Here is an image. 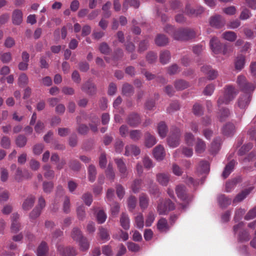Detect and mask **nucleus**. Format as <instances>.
<instances>
[{"label":"nucleus","mask_w":256,"mask_h":256,"mask_svg":"<svg viewBox=\"0 0 256 256\" xmlns=\"http://www.w3.org/2000/svg\"><path fill=\"white\" fill-rule=\"evenodd\" d=\"M237 83L242 92L238 98L236 105L241 110V112L244 113L248 108L251 100V94L255 88V86L247 82L246 78L242 76H240L237 79Z\"/></svg>","instance_id":"nucleus-1"},{"label":"nucleus","mask_w":256,"mask_h":256,"mask_svg":"<svg viewBox=\"0 0 256 256\" xmlns=\"http://www.w3.org/2000/svg\"><path fill=\"white\" fill-rule=\"evenodd\" d=\"M164 30L177 40H188L196 36L194 31L191 29L180 28L176 30L172 26L167 25L166 26Z\"/></svg>","instance_id":"nucleus-2"},{"label":"nucleus","mask_w":256,"mask_h":256,"mask_svg":"<svg viewBox=\"0 0 256 256\" xmlns=\"http://www.w3.org/2000/svg\"><path fill=\"white\" fill-rule=\"evenodd\" d=\"M238 94L236 90L231 86H228L224 88V92L222 96L219 98L218 104L220 107L222 104H227L232 100Z\"/></svg>","instance_id":"nucleus-3"},{"label":"nucleus","mask_w":256,"mask_h":256,"mask_svg":"<svg viewBox=\"0 0 256 256\" xmlns=\"http://www.w3.org/2000/svg\"><path fill=\"white\" fill-rule=\"evenodd\" d=\"M244 223L240 222L234 226V234H238V239L240 241H246L250 238L248 232L243 229Z\"/></svg>","instance_id":"nucleus-4"},{"label":"nucleus","mask_w":256,"mask_h":256,"mask_svg":"<svg viewBox=\"0 0 256 256\" xmlns=\"http://www.w3.org/2000/svg\"><path fill=\"white\" fill-rule=\"evenodd\" d=\"M180 131L176 128L174 132L170 134L167 139L168 145L171 148L176 147L180 144Z\"/></svg>","instance_id":"nucleus-5"},{"label":"nucleus","mask_w":256,"mask_h":256,"mask_svg":"<svg viewBox=\"0 0 256 256\" xmlns=\"http://www.w3.org/2000/svg\"><path fill=\"white\" fill-rule=\"evenodd\" d=\"M174 204L170 200L161 202L158 206V211L160 214H165L169 210L174 209Z\"/></svg>","instance_id":"nucleus-6"},{"label":"nucleus","mask_w":256,"mask_h":256,"mask_svg":"<svg viewBox=\"0 0 256 256\" xmlns=\"http://www.w3.org/2000/svg\"><path fill=\"white\" fill-rule=\"evenodd\" d=\"M176 192L178 197L184 202L188 203L191 200V198L188 196L186 188L184 186H178L176 187Z\"/></svg>","instance_id":"nucleus-7"},{"label":"nucleus","mask_w":256,"mask_h":256,"mask_svg":"<svg viewBox=\"0 0 256 256\" xmlns=\"http://www.w3.org/2000/svg\"><path fill=\"white\" fill-rule=\"evenodd\" d=\"M210 25L212 26L220 28L225 24V20L220 15H216L210 18Z\"/></svg>","instance_id":"nucleus-8"},{"label":"nucleus","mask_w":256,"mask_h":256,"mask_svg":"<svg viewBox=\"0 0 256 256\" xmlns=\"http://www.w3.org/2000/svg\"><path fill=\"white\" fill-rule=\"evenodd\" d=\"M58 250L62 256H76V249L70 246H60L58 248Z\"/></svg>","instance_id":"nucleus-9"},{"label":"nucleus","mask_w":256,"mask_h":256,"mask_svg":"<svg viewBox=\"0 0 256 256\" xmlns=\"http://www.w3.org/2000/svg\"><path fill=\"white\" fill-rule=\"evenodd\" d=\"M153 155L157 160H162L166 156V152L164 146L161 145L157 146L153 150Z\"/></svg>","instance_id":"nucleus-10"},{"label":"nucleus","mask_w":256,"mask_h":256,"mask_svg":"<svg viewBox=\"0 0 256 256\" xmlns=\"http://www.w3.org/2000/svg\"><path fill=\"white\" fill-rule=\"evenodd\" d=\"M114 162L122 178H125L128 174L127 168L122 158H116Z\"/></svg>","instance_id":"nucleus-11"},{"label":"nucleus","mask_w":256,"mask_h":256,"mask_svg":"<svg viewBox=\"0 0 256 256\" xmlns=\"http://www.w3.org/2000/svg\"><path fill=\"white\" fill-rule=\"evenodd\" d=\"M140 149L138 146L134 144H130L126 146L124 154L126 156H136L140 154Z\"/></svg>","instance_id":"nucleus-12"},{"label":"nucleus","mask_w":256,"mask_h":256,"mask_svg":"<svg viewBox=\"0 0 256 256\" xmlns=\"http://www.w3.org/2000/svg\"><path fill=\"white\" fill-rule=\"evenodd\" d=\"M201 70L204 73L208 75V78L210 80L215 79L218 75V72L212 69L210 66H203Z\"/></svg>","instance_id":"nucleus-13"},{"label":"nucleus","mask_w":256,"mask_h":256,"mask_svg":"<svg viewBox=\"0 0 256 256\" xmlns=\"http://www.w3.org/2000/svg\"><path fill=\"white\" fill-rule=\"evenodd\" d=\"M210 46L212 50L216 54L220 52L221 50L222 44L220 40L216 38H213L210 40Z\"/></svg>","instance_id":"nucleus-14"},{"label":"nucleus","mask_w":256,"mask_h":256,"mask_svg":"<svg viewBox=\"0 0 256 256\" xmlns=\"http://www.w3.org/2000/svg\"><path fill=\"white\" fill-rule=\"evenodd\" d=\"M82 90L89 94L92 95L96 92L95 86L90 81H88L83 84Z\"/></svg>","instance_id":"nucleus-15"},{"label":"nucleus","mask_w":256,"mask_h":256,"mask_svg":"<svg viewBox=\"0 0 256 256\" xmlns=\"http://www.w3.org/2000/svg\"><path fill=\"white\" fill-rule=\"evenodd\" d=\"M12 20L14 24L19 25L22 21V12L20 10H14L12 14Z\"/></svg>","instance_id":"nucleus-16"},{"label":"nucleus","mask_w":256,"mask_h":256,"mask_svg":"<svg viewBox=\"0 0 256 256\" xmlns=\"http://www.w3.org/2000/svg\"><path fill=\"white\" fill-rule=\"evenodd\" d=\"M156 178L158 182L164 186H167L170 180V175L165 173H159Z\"/></svg>","instance_id":"nucleus-17"},{"label":"nucleus","mask_w":256,"mask_h":256,"mask_svg":"<svg viewBox=\"0 0 256 256\" xmlns=\"http://www.w3.org/2000/svg\"><path fill=\"white\" fill-rule=\"evenodd\" d=\"M222 130L226 136H231L235 132V127L232 124L228 123L223 127Z\"/></svg>","instance_id":"nucleus-18"},{"label":"nucleus","mask_w":256,"mask_h":256,"mask_svg":"<svg viewBox=\"0 0 256 256\" xmlns=\"http://www.w3.org/2000/svg\"><path fill=\"white\" fill-rule=\"evenodd\" d=\"M210 170L209 164L207 162H200L197 168V172L200 174H208Z\"/></svg>","instance_id":"nucleus-19"},{"label":"nucleus","mask_w":256,"mask_h":256,"mask_svg":"<svg viewBox=\"0 0 256 256\" xmlns=\"http://www.w3.org/2000/svg\"><path fill=\"white\" fill-rule=\"evenodd\" d=\"M149 199L148 196L144 194H141L139 196V206L142 210H146L148 205Z\"/></svg>","instance_id":"nucleus-20"},{"label":"nucleus","mask_w":256,"mask_h":256,"mask_svg":"<svg viewBox=\"0 0 256 256\" xmlns=\"http://www.w3.org/2000/svg\"><path fill=\"white\" fill-rule=\"evenodd\" d=\"M120 223L121 226L126 230L130 228V220L128 215L125 213H122L120 218Z\"/></svg>","instance_id":"nucleus-21"},{"label":"nucleus","mask_w":256,"mask_h":256,"mask_svg":"<svg viewBox=\"0 0 256 256\" xmlns=\"http://www.w3.org/2000/svg\"><path fill=\"white\" fill-rule=\"evenodd\" d=\"M157 228L160 232H166L169 230L167 220L164 218H160L158 222Z\"/></svg>","instance_id":"nucleus-22"},{"label":"nucleus","mask_w":256,"mask_h":256,"mask_svg":"<svg viewBox=\"0 0 256 256\" xmlns=\"http://www.w3.org/2000/svg\"><path fill=\"white\" fill-rule=\"evenodd\" d=\"M140 116L135 114H130L127 118L128 123L131 126H136L140 123Z\"/></svg>","instance_id":"nucleus-23"},{"label":"nucleus","mask_w":256,"mask_h":256,"mask_svg":"<svg viewBox=\"0 0 256 256\" xmlns=\"http://www.w3.org/2000/svg\"><path fill=\"white\" fill-rule=\"evenodd\" d=\"M235 164V161L231 160L230 162H228V164L226 165L224 170L222 174V176L224 178H226L232 172L234 168Z\"/></svg>","instance_id":"nucleus-24"},{"label":"nucleus","mask_w":256,"mask_h":256,"mask_svg":"<svg viewBox=\"0 0 256 256\" xmlns=\"http://www.w3.org/2000/svg\"><path fill=\"white\" fill-rule=\"evenodd\" d=\"M134 225L138 228H143L144 226V219L142 213L138 214L134 217Z\"/></svg>","instance_id":"nucleus-25"},{"label":"nucleus","mask_w":256,"mask_h":256,"mask_svg":"<svg viewBox=\"0 0 256 256\" xmlns=\"http://www.w3.org/2000/svg\"><path fill=\"white\" fill-rule=\"evenodd\" d=\"M245 64V57L242 54L238 56L235 61V68L237 70H240Z\"/></svg>","instance_id":"nucleus-26"},{"label":"nucleus","mask_w":256,"mask_h":256,"mask_svg":"<svg viewBox=\"0 0 256 256\" xmlns=\"http://www.w3.org/2000/svg\"><path fill=\"white\" fill-rule=\"evenodd\" d=\"M218 201L221 207L224 208L231 204V199L226 197L224 195H220L218 197Z\"/></svg>","instance_id":"nucleus-27"},{"label":"nucleus","mask_w":256,"mask_h":256,"mask_svg":"<svg viewBox=\"0 0 256 256\" xmlns=\"http://www.w3.org/2000/svg\"><path fill=\"white\" fill-rule=\"evenodd\" d=\"M252 190V188H249L242 191V192L240 193L236 196L234 199L233 202H238L242 201L250 194Z\"/></svg>","instance_id":"nucleus-28"},{"label":"nucleus","mask_w":256,"mask_h":256,"mask_svg":"<svg viewBox=\"0 0 256 256\" xmlns=\"http://www.w3.org/2000/svg\"><path fill=\"white\" fill-rule=\"evenodd\" d=\"M18 218H19V216L18 214H12L11 230L14 232H17L20 230V224L17 222V220Z\"/></svg>","instance_id":"nucleus-29"},{"label":"nucleus","mask_w":256,"mask_h":256,"mask_svg":"<svg viewBox=\"0 0 256 256\" xmlns=\"http://www.w3.org/2000/svg\"><path fill=\"white\" fill-rule=\"evenodd\" d=\"M158 131L159 136L161 138H164L166 136L168 129L166 126L164 122H162L158 124Z\"/></svg>","instance_id":"nucleus-30"},{"label":"nucleus","mask_w":256,"mask_h":256,"mask_svg":"<svg viewBox=\"0 0 256 256\" xmlns=\"http://www.w3.org/2000/svg\"><path fill=\"white\" fill-rule=\"evenodd\" d=\"M204 12L202 7H198L196 9H190V6L187 5L186 8V12L188 15L198 16Z\"/></svg>","instance_id":"nucleus-31"},{"label":"nucleus","mask_w":256,"mask_h":256,"mask_svg":"<svg viewBox=\"0 0 256 256\" xmlns=\"http://www.w3.org/2000/svg\"><path fill=\"white\" fill-rule=\"evenodd\" d=\"M128 4H130V6L134 8H138L140 5V2L138 0H124L122 8L124 12H126V10H128Z\"/></svg>","instance_id":"nucleus-32"},{"label":"nucleus","mask_w":256,"mask_h":256,"mask_svg":"<svg viewBox=\"0 0 256 256\" xmlns=\"http://www.w3.org/2000/svg\"><path fill=\"white\" fill-rule=\"evenodd\" d=\"M222 38L226 40L229 42H234L236 38V34L232 31H228L222 34Z\"/></svg>","instance_id":"nucleus-33"},{"label":"nucleus","mask_w":256,"mask_h":256,"mask_svg":"<svg viewBox=\"0 0 256 256\" xmlns=\"http://www.w3.org/2000/svg\"><path fill=\"white\" fill-rule=\"evenodd\" d=\"M48 250L46 244L45 242H42L38 248L37 256H47Z\"/></svg>","instance_id":"nucleus-34"},{"label":"nucleus","mask_w":256,"mask_h":256,"mask_svg":"<svg viewBox=\"0 0 256 256\" xmlns=\"http://www.w3.org/2000/svg\"><path fill=\"white\" fill-rule=\"evenodd\" d=\"M35 200L34 196H28L24 202L22 204V208L24 210H28L33 206Z\"/></svg>","instance_id":"nucleus-35"},{"label":"nucleus","mask_w":256,"mask_h":256,"mask_svg":"<svg viewBox=\"0 0 256 256\" xmlns=\"http://www.w3.org/2000/svg\"><path fill=\"white\" fill-rule=\"evenodd\" d=\"M76 242H78L80 248L81 250L85 251L88 249L90 244L86 238L82 237Z\"/></svg>","instance_id":"nucleus-36"},{"label":"nucleus","mask_w":256,"mask_h":256,"mask_svg":"<svg viewBox=\"0 0 256 256\" xmlns=\"http://www.w3.org/2000/svg\"><path fill=\"white\" fill-rule=\"evenodd\" d=\"M221 139L219 138H216L212 144L210 151L212 154H216L220 150Z\"/></svg>","instance_id":"nucleus-37"},{"label":"nucleus","mask_w":256,"mask_h":256,"mask_svg":"<svg viewBox=\"0 0 256 256\" xmlns=\"http://www.w3.org/2000/svg\"><path fill=\"white\" fill-rule=\"evenodd\" d=\"M206 149L205 143L200 139L198 138L196 146V152L197 154L202 153Z\"/></svg>","instance_id":"nucleus-38"},{"label":"nucleus","mask_w":256,"mask_h":256,"mask_svg":"<svg viewBox=\"0 0 256 256\" xmlns=\"http://www.w3.org/2000/svg\"><path fill=\"white\" fill-rule=\"evenodd\" d=\"M156 143L155 137L150 134H147L146 138V146L148 148H151Z\"/></svg>","instance_id":"nucleus-39"},{"label":"nucleus","mask_w":256,"mask_h":256,"mask_svg":"<svg viewBox=\"0 0 256 256\" xmlns=\"http://www.w3.org/2000/svg\"><path fill=\"white\" fill-rule=\"evenodd\" d=\"M156 44L158 46H164L168 43V39L163 34H159L155 40Z\"/></svg>","instance_id":"nucleus-40"},{"label":"nucleus","mask_w":256,"mask_h":256,"mask_svg":"<svg viewBox=\"0 0 256 256\" xmlns=\"http://www.w3.org/2000/svg\"><path fill=\"white\" fill-rule=\"evenodd\" d=\"M128 207L130 212L132 211L136 205V198L134 196H130L128 199Z\"/></svg>","instance_id":"nucleus-41"},{"label":"nucleus","mask_w":256,"mask_h":256,"mask_svg":"<svg viewBox=\"0 0 256 256\" xmlns=\"http://www.w3.org/2000/svg\"><path fill=\"white\" fill-rule=\"evenodd\" d=\"M88 179L91 182H94L96 174V168L93 165H90L88 168Z\"/></svg>","instance_id":"nucleus-42"},{"label":"nucleus","mask_w":256,"mask_h":256,"mask_svg":"<svg viewBox=\"0 0 256 256\" xmlns=\"http://www.w3.org/2000/svg\"><path fill=\"white\" fill-rule=\"evenodd\" d=\"M155 219V214L152 212H150L146 216L145 225L147 227L150 226Z\"/></svg>","instance_id":"nucleus-43"},{"label":"nucleus","mask_w":256,"mask_h":256,"mask_svg":"<svg viewBox=\"0 0 256 256\" xmlns=\"http://www.w3.org/2000/svg\"><path fill=\"white\" fill-rule=\"evenodd\" d=\"M71 236L72 239L75 241H78V240L84 237L82 236L81 231L77 228H73Z\"/></svg>","instance_id":"nucleus-44"},{"label":"nucleus","mask_w":256,"mask_h":256,"mask_svg":"<svg viewBox=\"0 0 256 256\" xmlns=\"http://www.w3.org/2000/svg\"><path fill=\"white\" fill-rule=\"evenodd\" d=\"M185 143L190 146H192L194 142V136L190 132H186L184 135Z\"/></svg>","instance_id":"nucleus-45"},{"label":"nucleus","mask_w":256,"mask_h":256,"mask_svg":"<svg viewBox=\"0 0 256 256\" xmlns=\"http://www.w3.org/2000/svg\"><path fill=\"white\" fill-rule=\"evenodd\" d=\"M26 138L23 135H19L16 140V145L20 148L24 147L26 144Z\"/></svg>","instance_id":"nucleus-46"},{"label":"nucleus","mask_w":256,"mask_h":256,"mask_svg":"<svg viewBox=\"0 0 256 256\" xmlns=\"http://www.w3.org/2000/svg\"><path fill=\"white\" fill-rule=\"evenodd\" d=\"M170 58V53L168 51H164L160 54V60L161 62L164 64H166L168 62Z\"/></svg>","instance_id":"nucleus-47"},{"label":"nucleus","mask_w":256,"mask_h":256,"mask_svg":"<svg viewBox=\"0 0 256 256\" xmlns=\"http://www.w3.org/2000/svg\"><path fill=\"white\" fill-rule=\"evenodd\" d=\"M130 138L134 141H137L139 140L142 136V133L140 130H133L130 133Z\"/></svg>","instance_id":"nucleus-48"},{"label":"nucleus","mask_w":256,"mask_h":256,"mask_svg":"<svg viewBox=\"0 0 256 256\" xmlns=\"http://www.w3.org/2000/svg\"><path fill=\"white\" fill-rule=\"evenodd\" d=\"M43 168L46 171L44 176L46 178H52L54 176V172L50 169V166L46 165L43 167Z\"/></svg>","instance_id":"nucleus-49"},{"label":"nucleus","mask_w":256,"mask_h":256,"mask_svg":"<svg viewBox=\"0 0 256 256\" xmlns=\"http://www.w3.org/2000/svg\"><path fill=\"white\" fill-rule=\"evenodd\" d=\"M82 198L86 206H90L92 204V196L90 193L84 194L82 196Z\"/></svg>","instance_id":"nucleus-50"},{"label":"nucleus","mask_w":256,"mask_h":256,"mask_svg":"<svg viewBox=\"0 0 256 256\" xmlns=\"http://www.w3.org/2000/svg\"><path fill=\"white\" fill-rule=\"evenodd\" d=\"M188 84L184 80H178L175 82V88L178 90H182L188 86Z\"/></svg>","instance_id":"nucleus-51"},{"label":"nucleus","mask_w":256,"mask_h":256,"mask_svg":"<svg viewBox=\"0 0 256 256\" xmlns=\"http://www.w3.org/2000/svg\"><path fill=\"white\" fill-rule=\"evenodd\" d=\"M100 236L103 240L106 241L110 239V236L107 230L104 228H100Z\"/></svg>","instance_id":"nucleus-52"},{"label":"nucleus","mask_w":256,"mask_h":256,"mask_svg":"<svg viewBox=\"0 0 256 256\" xmlns=\"http://www.w3.org/2000/svg\"><path fill=\"white\" fill-rule=\"evenodd\" d=\"M252 16V14L248 10L244 8L240 14V18L242 20H246L251 17Z\"/></svg>","instance_id":"nucleus-53"},{"label":"nucleus","mask_w":256,"mask_h":256,"mask_svg":"<svg viewBox=\"0 0 256 256\" xmlns=\"http://www.w3.org/2000/svg\"><path fill=\"white\" fill-rule=\"evenodd\" d=\"M28 82V76L24 73L22 74L18 77V83L20 86H24Z\"/></svg>","instance_id":"nucleus-54"},{"label":"nucleus","mask_w":256,"mask_h":256,"mask_svg":"<svg viewBox=\"0 0 256 256\" xmlns=\"http://www.w3.org/2000/svg\"><path fill=\"white\" fill-rule=\"evenodd\" d=\"M96 218L98 223L102 224L106 221V215L103 210H100L97 214Z\"/></svg>","instance_id":"nucleus-55"},{"label":"nucleus","mask_w":256,"mask_h":256,"mask_svg":"<svg viewBox=\"0 0 256 256\" xmlns=\"http://www.w3.org/2000/svg\"><path fill=\"white\" fill-rule=\"evenodd\" d=\"M133 92V88L132 86L126 84L122 87V93L126 96H129Z\"/></svg>","instance_id":"nucleus-56"},{"label":"nucleus","mask_w":256,"mask_h":256,"mask_svg":"<svg viewBox=\"0 0 256 256\" xmlns=\"http://www.w3.org/2000/svg\"><path fill=\"white\" fill-rule=\"evenodd\" d=\"M106 172L108 178L112 180L114 179L115 176V174L113 168L110 164H108Z\"/></svg>","instance_id":"nucleus-57"},{"label":"nucleus","mask_w":256,"mask_h":256,"mask_svg":"<svg viewBox=\"0 0 256 256\" xmlns=\"http://www.w3.org/2000/svg\"><path fill=\"white\" fill-rule=\"evenodd\" d=\"M141 183V180H135L132 186V189L134 192L136 193L139 192L140 189Z\"/></svg>","instance_id":"nucleus-58"},{"label":"nucleus","mask_w":256,"mask_h":256,"mask_svg":"<svg viewBox=\"0 0 256 256\" xmlns=\"http://www.w3.org/2000/svg\"><path fill=\"white\" fill-rule=\"evenodd\" d=\"M172 169L173 174L177 176H180L183 173L182 169L176 164H172Z\"/></svg>","instance_id":"nucleus-59"},{"label":"nucleus","mask_w":256,"mask_h":256,"mask_svg":"<svg viewBox=\"0 0 256 256\" xmlns=\"http://www.w3.org/2000/svg\"><path fill=\"white\" fill-rule=\"evenodd\" d=\"M252 148V144L248 143L246 145L243 146L239 150L238 153L240 155L245 154L247 152L250 150Z\"/></svg>","instance_id":"nucleus-60"},{"label":"nucleus","mask_w":256,"mask_h":256,"mask_svg":"<svg viewBox=\"0 0 256 256\" xmlns=\"http://www.w3.org/2000/svg\"><path fill=\"white\" fill-rule=\"evenodd\" d=\"M44 146L42 144H36L33 147V152L34 154L39 155L42 152Z\"/></svg>","instance_id":"nucleus-61"},{"label":"nucleus","mask_w":256,"mask_h":256,"mask_svg":"<svg viewBox=\"0 0 256 256\" xmlns=\"http://www.w3.org/2000/svg\"><path fill=\"white\" fill-rule=\"evenodd\" d=\"M128 248L129 250L136 252L140 250V246L135 243L128 242L127 244Z\"/></svg>","instance_id":"nucleus-62"},{"label":"nucleus","mask_w":256,"mask_h":256,"mask_svg":"<svg viewBox=\"0 0 256 256\" xmlns=\"http://www.w3.org/2000/svg\"><path fill=\"white\" fill-rule=\"evenodd\" d=\"M8 178V172L7 170L4 168L0 169V180L2 182H6Z\"/></svg>","instance_id":"nucleus-63"},{"label":"nucleus","mask_w":256,"mask_h":256,"mask_svg":"<svg viewBox=\"0 0 256 256\" xmlns=\"http://www.w3.org/2000/svg\"><path fill=\"white\" fill-rule=\"evenodd\" d=\"M0 60L4 63H8L12 60V55L10 52H5L0 56Z\"/></svg>","instance_id":"nucleus-64"}]
</instances>
